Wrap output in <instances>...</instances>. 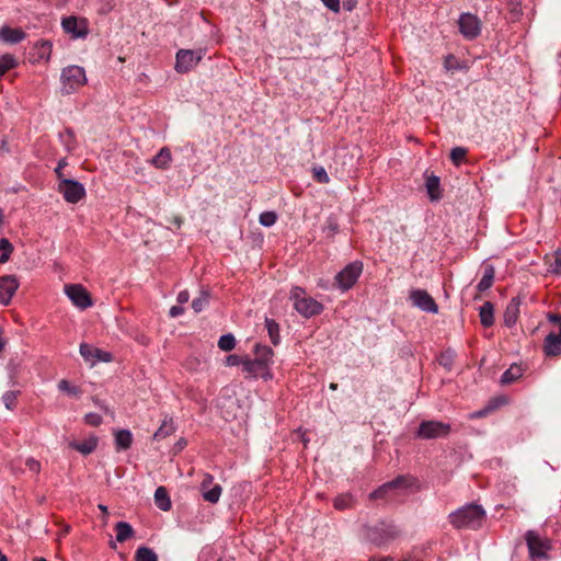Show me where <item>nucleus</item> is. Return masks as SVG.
<instances>
[{"label": "nucleus", "instance_id": "6ab92c4d", "mask_svg": "<svg viewBox=\"0 0 561 561\" xmlns=\"http://www.w3.org/2000/svg\"><path fill=\"white\" fill-rule=\"evenodd\" d=\"M172 161V154L168 147H163L159 152L152 157L150 164L157 169L165 170L170 167Z\"/></svg>", "mask_w": 561, "mask_h": 561}, {"label": "nucleus", "instance_id": "a18cd8bd", "mask_svg": "<svg viewBox=\"0 0 561 561\" xmlns=\"http://www.w3.org/2000/svg\"><path fill=\"white\" fill-rule=\"evenodd\" d=\"M351 496L348 495H341V496H337L335 500H334V507L337 508V510H344L346 507L350 506L351 504Z\"/></svg>", "mask_w": 561, "mask_h": 561}, {"label": "nucleus", "instance_id": "7ed1b4c3", "mask_svg": "<svg viewBox=\"0 0 561 561\" xmlns=\"http://www.w3.org/2000/svg\"><path fill=\"white\" fill-rule=\"evenodd\" d=\"M85 70L80 66H68L62 69L60 76V91L68 95L78 91L87 83Z\"/></svg>", "mask_w": 561, "mask_h": 561}, {"label": "nucleus", "instance_id": "393cba45", "mask_svg": "<svg viewBox=\"0 0 561 561\" xmlns=\"http://www.w3.org/2000/svg\"><path fill=\"white\" fill-rule=\"evenodd\" d=\"M439 178L435 175H431L426 178L425 186L428 193V196L432 201H438L442 195L439 191Z\"/></svg>", "mask_w": 561, "mask_h": 561}, {"label": "nucleus", "instance_id": "2eb2a0df", "mask_svg": "<svg viewBox=\"0 0 561 561\" xmlns=\"http://www.w3.org/2000/svg\"><path fill=\"white\" fill-rule=\"evenodd\" d=\"M61 25L64 31L70 34L73 38L85 37L88 34L85 20H78L76 16H68L62 19Z\"/></svg>", "mask_w": 561, "mask_h": 561}, {"label": "nucleus", "instance_id": "1a4fd4ad", "mask_svg": "<svg viewBox=\"0 0 561 561\" xmlns=\"http://www.w3.org/2000/svg\"><path fill=\"white\" fill-rule=\"evenodd\" d=\"M531 560L547 559L550 541L541 538L536 531L529 530L525 536Z\"/></svg>", "mask_w": 561, "mask_h": 561}, {"label": "nucleus", "instance_id": "c756f323", "mask_svg": "<svg viewBox=\"0 0 561 561\" xmlns=\"http://www.w3.org/2000/svg\"><path fill=\"white\" fill-rule=\"evenodd\" d=\"M34 50L38 59L48 60L51 55V43L49 41H39L35 44Z\"/></svg>", "mask_w": 561, "mask_h": 561}, {"label": "nucleus", "instance_id": "6e6d98bb", "mask_svg": "<svg viewBox=\"0 0 561 561\" xmlns=\"http://www.w3.org/2000/svg\"><path fill=\"white\" fill-rule=\"evenodd\" d=\"M327 228L332 232V233H335L337 231V224L336 221L333 219V218H329L327 220Z\"/></svg>", "mask_w": 561, "mask_h": 561}, {"label": "nucleus", "instance_id": "8fccbe9b", "mask_svg": "<svg viewBox=\"0 0 561 561\" xmlns=\"http://www.w3.org/2000/svg\"><path fill=\"white\" fill-rule=\"evenodd\" d=\"M323 4L333 12L340 11V0H321Z\"/></svg>", "mask_w": 561, "mask_h": 561}, {"label": "nucleus", "instance_id": "ddd939ff", "mask_svg": "<svg viewBox=\"0 0 561 561\" xmlns=\"http://www.w3.org/2000/svg\"><path fill=\"white\" fill-rule=\"evenodd\" d=\"M20 283L14 275L0 276V302L8 306L14 294L16 293Z\"/></svg>", "mask_w": 561, "mask_h": 561}, {"label": "nucleus", "instance_id": "864d4df0", "mask_svg": "<svg viewBox=\"0 0 561 561\" xmlns=\"http://www.w3.org/2000/svg\"><path fill=\"white\" fill-rule=\"evenodd\" d=\"M242 362H243V359H241V357H240V356H238V355H229V356L227 357V360H226V363H227V365H228V366H238V365H242Z\"/></svg>", "mask_w": 561, "mask_h": 561}, {"label": "nucleus", "instance_id": "39448f33", "mask_svg": "<svg viewBox=\"0 0 561 561\" xmlns=\"http://www.w3.org/2000/svg\"><path fill=\"white\" fill-rule=\"evenodd\" d=\"M451 431L448 423L440 421H423L416 432V437L421 439H436L447 437Z\"/></svg>", "mask_w": 561, "mask_h": 561}, {"label": "nucleus", "instance_id": "423d86ee", "mask_svg": "<svg viewBox=\"0 0 561 561\" xmlns=\"http://www.w3.org/2000/svg\"><path fill=\"white\" fill-rule=\"evenodd\" d=\"M203 56L204 51L202 49H180L175 55V71L179 73L191 71L198 65Z\"/></svg>", "mask_w": 561, "mask_h": 561}, {"label": "nucleus", "instance_id": "473e14b6", "mask_svg": "<svg viewBox=\"0 0 561 561\" xmlns=\"http://www.w3.org/2000/svg\"><path fill=\"white\" fill-rule=\"evenodd\" d=\"M221 491L222 489L219 484H214L210 489L205 490V492L202 493V495L206 502L215 504L219 501Z\"/></svg>", "mask_w": 561, "mask_h": 561}, {"label": "nucleus", "instance_id": "72a5a7b5", "mask_svg": "<svg viewBox=\"0 0 561 561\" xmlns=\"http://www.w3.org/2000/svg\"><path fill=\"white\" fill-rule=\"evenodd\" d=\"M16 66V59L10 54L0 57V77Z\"/></svg>", "mask_w": 561, "mask_h": 561}, {"label": "nucleus", "instance_id": "c03bdc74", "mask_svg": "<svg viewBox=\"0 0 561 561\" xmlns=\"http://www.w3.org/2000/svg\"><path fill=\"white\" fill-rule=\"evenodd\" d=\"M84 422L91 426H99L102 423V416L98 413H87L84 415Z\"/></svg>", "mask_w": 561, "mask_h": 561}, {"label": "nucleus", "instance_id": "6e6552de", "mask_svg": "<svg viewBox=\"0 0 561 561\" xmlns=\"http://www.w3.org/2000/svg\"><path fill=\"white\" fill-rule=\"evenodd\" d=\"M57 190L65 201L70 204H77L85 196L83 184L70 179H61V181L58 182Z\"/></svg>", "mask_w": 561, "mask_h": 561}, {"label": "nucleus", "instance_id": "412c9836", "mask_svg": "<svg viewBox=\"0 0 561 561\" xmlns=\"http://www.w3.org/2000/svg\"><path fill=\"white\" fill-rule=\"evenodd\" d=\"M116 450H126L131 446L133 435L128 430H118L114 433Z\"/></svg>", "mask_w": 561, "mask_h": 561}, {"label": "nucleus", "instance_id": "69168bd1", "mask_svg": "<svg viewBox=\"0 0 561 561\" xmlns=\"http://www.w3.org/2000/svg\"><path fill=\"white\" fill-rule=\"evenodd\" d=\"M329 388H330L331 390H336V389H337V383L331 382V383H330V386H329Z\"/></svg>", "mask_w": 561, "mask_h": 561}, {"label": "nucleus", "instance_id": "680f3d73", "mask_svg": "<svg viewBox=\"0 0 561 561\" xmlns=\"http://www.w3.org/2000/svg\"><path fill=\"white\" fill-rule=\"evenodd\" d=\"M369 561H392V559L390 558H377V557H373L370 558Z\"/></svg>", "mask_w": 561, "mask_h": 561}, {"label": "nucleus", "instance_id": "f704fd0d", "mask_svg": "<svg viewBox=\"0 0 561 561\" xmlns=\"http://www.w3.org/2000/svg\"><path fill=\"white\" fill-rule=\"evenodd\" d=\"M208 301V294L206 291H202L199 296L192 301V308L196 313H198L206 308Z\"/></svg>", "mask_w": 561, "mask_h": 561}, {"label": "nucleus", "instance_id": "de8ad7c7", "mask_svg": "<svg viewBox=\"0 0 561 561\" xmlns=\"http://www.w3.org/2000/svg\"><path fill=\"white\" fill-rule=\"evenodd\" d=\"M68 165L67 159L62 158L58 161L57 167L55 169V173L57 175L58 182L61 181V179H66L62 172V169Z\"/></svg>", "mask_w": 561, "mask_h": 561}, {"label": "nucleus", "instance_id": "b1692460", "mask_svg": "<svg viewBox=\"0 0 561 561\" xmlns=\"http://www.w3.org/2000/svg\"><path fill=\"white\" fill-rule=\"evenodd\" d=\"M495 271L492 265H486L483 270V276L477 285L478 291L482 293L488 290L494 280Z\"/></svg>", "mask_w": 561, "mask_h": 561}, {"label": "nucleus", "instance_id": "2f4dec72", "mask_svg": "<svg viewBox=\"0 0 561 561\" xmlns=\"http://www.w3.org/2000/svg\"><path fill=\"white\" fill-rule=\"evenodd\" d=\"M135 561H158V556L148 547H139L135 552Z\"/></svg>", "mask_w": 561, "mask_h": 561}, {"label": "nucleus", "instance_id": "ea45409f", "mask_svg": "<svg viewBox=\"0 0 561 561\" xmlns=\"http://www.w3.org/2000/svg\"><path fill=\"white\" fill-rule=\"evenodd\" d=\"M16 399H18V392H15V391H7L2 396L3 403L8 410H13L15 408Z\"/></svg>", "mask_w": 561, "mask_h": 561}, {"label": "nucleus", "instance_id": "dca6fc26", "mask_svg": "<svg viewBox=\"0 0 561 561\" xmlns=\"http://www.w3.org/2000/svg\"><path fill=\"white\" fill-rule=\"evenodd\" d=\"M242 371L247 378H271L270 369L263 366L257 359H244L242 362Z\"/></svg>", "mask_w": 561, "mask_h": 561}, {"label": "nucleus", "instance_id": "0e129e2a", "mask_svg": "<svg viewBox=\"0 0 561 561\" xmlns=\"http://www.w3.org/2000/svg\"><path fill=\"white\" fill-rule=\"evenodd\" d=\"M99 508L106 515L107 514V507L103 504L99 505Z\"/></svg>", "mask_w": 561, "mask_h": 561}, {"label": "nucleus", "instance_id": "4d7b16f0", "mask_svg": "<svg viewBox=\"0 0 561 561\" xmlns=\"http://www.w3.org/2000/svg\"><path fill=\"white\" fill-rule=\"evenodd\" d=\"M188 299H190V294H188L187 290H183V291L179 293V295H178V302L180 305L187 302Z\"/></svg>", "mask_w": 561, "mask_h": 561}, {"label": "nucleus", "instance_id": "f3484780", "mask_svg": "<svg viewBox=\"0 0 561 561\" xmlns=\"http://www.w3.org/2000/svg\"><path fill=\"white\" fill-rule=\"evenodd\" d=\"M520 304L522 300L519 296L512 298L507 304L503 314V321L506 327L511 328L516 323L519 316Z\"/></svg>", "mask_w": 561, "mask_h": 561}, {"label": "nucleus", "instance_id": "603ef678", "mask_svg": "<svg viewBox=\"0 0 561 561\" xmlns=\"http://www.w3.org/2000/svg\"><path fill=\"white\" fill-rule=\"evenodd\" d=\"M494 409V407H488V408H484V409H481L479 411H476L473 413L470 414V417L471 419H479V417H484L489 414L490 411H492Z\"/></svg>", "mask_w": 561, "mask_h": 561}, {"label": "nucleus", "instance_id": "13d9d810", "mask_svg": "<svg viewBox=\"0 0 561 561\" xmlns=\"http://www.w3.org/2000/svg\"><path fill=\"white\" fill-rule=\"evenodd\" d=\"M451 357H453V355L449 352H446V353L442 354V356H440V364L444 365V366H449Z\"/></svg>", "mask_w": 561, "mask_h": 561}, {"label": "nucleus", "instance_id": "338daca9", "mask_svg": "<svg viewBox=\"0 0 561 561\" xmlns=\"http://www.w3.org/2000/svg\"><path fill=\"white\" fill-rule=\"evenodd\" d=\"M66 133L69 135V137H73V131L71 129H67Z\"/></svg>", "mask_w": 561, "mask_h": 561}, {"label": "nucleus", "instance_id": "09e8293b", "mask_svg": "<svg viewBox=\"0 0 561 561\" xmlns=\"http://www.w3.org/2000/svg\"><path fill=\"white\" fill-rule=\"evenodd\" d=\"M213 480H214L213 476H210L208 473L204 474L203 481L201 483L202 493H204L205 490H208L213 486Z\"/></svg>", "mask_w": 561, "mask_h": 561}, {"label": "nucleus", "instance_id": "58836bf2", "mask_svg": "<svg viewBox=\"0 0 561 561\" xmlns=\"http://www.w3.org/2000/svg\"><path fill=\"white\" fill-rule=\"evenodd\" d=\"M312 173H313V179L317 182H319L321 184L329 183L330 178L323 167H314L312 170Z\"/></svg>", "mask_w": 561, "mask_h": 561}, {"label": "nucleus", "instance_id": "aec40b11", "mask_svg": "<svg viewBox=\"0 0 561 561\" xmlns=\"http://www.w3.org/2000/svg\"><path fill=\"white\" fill-rule=\"evenodd\" d=\"M273 356L274 352L271 347L261 344L255 345V359L260 360L267 369H270V365L273 363Z\"/></svg>", "mask_w": 561, "mask_h": 561}, {"label": "nucleus", "instance_id": "a211bd4d", "mask_svg": "<svg viewBox=\"0 0 561 561\" xmlns=\"http://www.w3.org/2000/svg\"><path fill=\"white\" fill-rule=\"evenodd\" d=\"M26 34L21 28H12L10 26H2L0 28V39L4 43L16 44L25 38Z\"/></svg>", "mask_w": 561, "mask_h": 561}, {"label": "nucleus", "instance_id": "c9c22d12", "mask_svg": "<svg viewBox=\"0 0 561 561\" xmlns=\"http://www.w3.org/2000/svg\"><path fill=\"white\" fill-rule=\"evenodd\" d=\"M234 345H236V340L232 334H225V335L220 336V339L218 341L219 348L222 351H226V352L233 350Z\"/></svg>", "mask_w": 561, "mask_h": 561}, {"label": "nucleus", "instance_id": "f03ea898", "mask_svg": "<svg viewBox=\"0 0 561 561\" xmlns=\"http://www.w3.org/2000/svg\"><path fill=\"white\" fill-rule=\"evenodd\" d=\"M290 300L294 304L295 310L305 318L320 314L323 310V305L308 296L301 287H294L291 289Z\"/></svg>", "mask_w": 561, "mask_h": 561}, {"label": "nucleus", "instance_id": "e433bc0d", "mask_svg": "<svg viewBox=\"0 0 561 561\" xmlns=\"http://www.w3.org/2000/svg\"><path fill=\"white\" fill-rule=\"evenodd\" d=\"M58 389L60 391L67 392L69 396L77 397L80 394V389L76 386H71L70 382L66 379H61L58 382Z\"/></svg>", "mask_w": 561, "mask_h": 561}, {"label": "nucleus", "instance_id": "4c0bfd02", "mask_svg": "<svg viewBox=\"0 0 561 561\" xmlns=\"http://www.w3.org/2000/svg\"><path fill=\"white\" fill-rule=\"evenodd\" d=\"M277 220V215L275 211H264L260 215L259 221L264 227L273 226Z\"/></svg>", "mask_w": 561, "mask_h": 561}, {"label": "nucleus", "instance_id": "774afa93", "mask_svg": "<svg viewBox=\"0 0 561 561\" xmlns=\"http://www.w3.org/2000/svg\"><path fill=\"white\" fill-rule=\"evenodd\" d=\"M33 561H47V560L44 558H35Z\"/></svg>", "mask_w": 561, "mask_h": 561}, {"label": "nucleus", "instance_id": "37998d69", "mask_svg": "<svg viewBox=\"0 0 561 561\" xmlns=\"http://www.w3.org/2000/svg\"><path fill=\"white\" fill-rule=\"evenodd\" d=\"M466 154L467 150L465 148L456 147L450 152V159L454 161V163L459 164L461 161H463Z\"/></svg>", "mask_w": 561, "mask_h": 561}, {"label": "nucleus", "instance_id": "052dcab7", "mask_svg": "<svg viewBox=\"0 0 561 561\" xmlns=\"http://www.w3.org/2000/svg\"><path fill=\"white\" fill-rule=\"evenodd\" d=\"M10 255L11 253L2 252V254L0 255V263H7L10 259Z\"/></svg>", "mask_w": 561, "mask_h": 561}, {"label": "nucleus", "instance_id": "7c9ffc66", "mask_svg": "<svg viewBox=\"0 0 561 561\" xmlns=\"http://www.w3.org/2000/svg\"><path fill=\"white\" fill-rule=\"evenodd\" d=\"M265 327L267 329L268 336L274 345H277L279 342V325L273 319H265Z\"/></svg>", "mask_w": 561, "mask_h": 561}, {"label": "nucleus", "instance_id": "f8f14e48", "mask_svg": "<svg viewBox=\"0 0 561 561\" xmlns=\"http://www.w3.org/2000/svg\"><path fill=\"white\" fill-rule=\"evenodd\" d=\"M410 299L413 305L419 307L421 310L437 313L438 307L433 297L426 291L422 289H415L410 293Z\"/></svg>", "mask_w": 561, "mask_h": 561}, {"label": "nucleus", "instance_id": "5fc2aeb1", "mask_svg": "<svg viewBox=\"0 0 561 561\" xmlns=\"http://www.w3.org/2000/svg\"><path fill=\"white\" fill-rule=\"evenodd\" d=\"M184 312V308L181 306H173L170 308L169 314L172 318L181 316Z\"/></svg>", "mask_w": 561, "mask_h": 561}, {"label": "nucleus", "instance_id": "cd10ccee", "mask_svg": "<svg viewBox=\"0 0 561 561\" xmlns=\"http://www.w3.org/2000/svg\"><path fill=\"white\" fill-rule=\"evenodd\" d=\"M96 446H98V438L94 437V436L85 439L82 443H73V444H71V447L73 449L78 450L79 453H81L82 455L91 454L92 451L95 450Z\"/></svg>", "mask_w": 561, "mask_h": 561}, {"label": "nucleus", "instance_id": "79ce46f5", "mask_svg": "<svg viewBox=\"0 0 561 561\" xmlns=\"http://www.w3.org/2000/svg\"><path fill=\"white\" fill-rule=\"evenodd\" d=\"M553 262L550 263V272L561 275V250H557L552 255Z\"/></svg>", "mask_w": 561, "mask_h": 561}, {"label": "nucleus", "instance_id": "f257e3e1", "mask_svg": "<svg viewBox=\"0 0 561 561\" xmlns=\"http://www.w3.org/2000/svg\"><path fill=\"white\" fill-rule=\"evenodd\" d=\"M449 523L456 529H479L483 526L486 515L481 505L468 504L448 516Z\"/></svg>", "mask_w": 561, "mask_h": 561}, {"label": "nucleus", "instance_id": "bf43d9fd", "mask_svg": "<svg viewBox=\"0 0 561 561\" xmlns=\"http://www.w3.org/2000/svg\"><path fill=\"white\" fill-rule=\"evenodd\" d=\"M547 318L551 323H556L561 327V316L559 313H548Z\"/></svg>", "mask_w": 561, "mask_h": 561}, {"label": "nucleus", "instance_id": "0eeeda50", "mask_svg": "<svg viewBox=\"0 0 561 561\" xmlns=\"http://www.w3.org/2000/svg\"><path fill=\"white\" fill-rule=\"evenodd\" d=\"M363 272V263L354 261L347 264L341 272L335 276L337 287L345 291L354 286Z\"/></svg>", "mask_w": 561, "mask_h": 561}, {"label": "nucleus", "instance_id": "9b49d317", "mask_svg": "<svg viewBox=\"0 0 561 561\" xmlns=\"http://www.w3.org/2000/svg\"><path fill=\"white\" fill-rule=\"evenodd\" d=\"M459 31L467 39H473L480 35L481 21L471 13H462L458 21Z\"/></svg>", "mask_w": 561, "mask_h": 561}, {"label": "nucleus", "instance_id": "e2e57ef3", "mask_svg": "<svg viewBox=\"0 0 561 561\" xmlns=\"http://www.w3.org/2000/svg\"><path fill=\"white\" fill-rule=\"evenodd\" d=\"M70 531V526L66 525L60 533V536H66Z\"/></svg>", "mask_w": 561, "mask_h": 561}, {"label": "nucleus", "instance_id": "a19ab883", "mask_svg": "<svg viewBox=\"0 0 561 561\" xmlns=\"http://www.w3.org/2000/svg\"><path fill=\"white\" fill-rule=\"evenodd\" d=\"M382 531L386 534V537L385 539L380 540L374 539V541H376L377 545H382L386 541L393 539L399 535V530L394 526H387L382 528Z\"/></svg>", "mask_w": 561, "mask_h": 561}, {"label": "nucleus", "instance_id": "4468645a", "mask_svg": "<svg viewBox=\"0 0 561 561\" xmlns=\"http://www.w3.org/2000/svg\"><path fill=\"white\" fill-rule=\"evenodd\" d=\"M80 354L85 362L95 365L99 362H112L113 356L111 353L102 351L101 348L93 347L87 343L80 345Z\"/></svg>", "mask_w": 561, "mask_h": 561}, {"label": "nucleus", "instance_id": "4be33fe9", "mask_svg": "<svg viewBox=\"0 0 561 561\" xmlns=\"http://www.w3.org/2000/svg\"><path fill=\"white\" fill-rule=\"evenodd\" d=\"M479 316H480L481 324L484 328L492 327L494 323V306H493V304L490 301H485L480 307Z\"/></svg>", "mask_w": 561, "mask_h": 561}, {"label": "nucleus", "instance_id": "5701e85b", "mask_svg": "<svg viewBox=\"0 0 561 561\" xmlns=\"http://www.w3.org/2000/svg\"><path fill=\"white\" fill-rule=\"evenodd\" d=\"M154 502H156V505L164 512H167L171 508V500H170L168 491L164 486H159L156 489Z\"/></svg>", "mask_w": 561, "mask_h": 561}, {"label": "nucleus", "instance_id": "c85d7f7f", "mask_svg": "<svg viewBox=\"0 0 561 561\" xmlns=\"http://www.w3.org/2000/svg\"><path fill=\"white\" fill-rule=\"evenodd\" d=\"M523 375V369L517 365H512L501 377L503 385H508L516 381Z\"/></svg>", "mask_w": 561, "mask_h": 561}, {"label": "nucleus", "instance_id": "49530a36", "mask_svg": "<svg viewBox=\"0 0 561 561\" xmlns=\"http://www.w3.org/2000/svg\"><path fill=\"white\" fill-rule=\"evenodd\" d=\"M25 465L27 467V469L36 474L39 473L41 471V463L38 460L34 459V458H27L26 461H25Z\"/></svg>", "mask_w": 561, "mask_h": 561}, {"label": "nucleus", "instance_id": "9d476101", "mask_svg": "<svg viewBox=\"0 0 561 561\" xmlns=\"http://www.w3.org/2000/svg\"><path fill=\"white\" fill-rule=\"evenodd\" d=\"M65 293L71 302L82 310L92 306L89 291L80 284L66 285Z\"/></svg>", "mask_w": 561, "mask_h": 561}, {"label": "nucleus", "instance_id": "3c124183", "mask_svg": "<svg viewBox=\"0 0 561 561\" xmlns=\"http://www.w3.org/2000/svg\"><path fill=\"white\" fill-rule=\"evenodd\" d=\"M0 251L7 252V253L13 252V247L8 239H5V238L0 239Z\"/></svg>", "mask_w": 561, "mask_h": 561}, {"label": "nucleus", "instance_id": "20e7f679", "mask_svg": "<svg viewBox=\"0 0 561 561\" xmlns=\"http://www.w3.org/2000/svg\"><path fill=\"white\" fill-rule=\"evenodd\" d=\"M415 483V479L409 476H399L392 481L383 483L377 490L369 494L370 500L390 499L397 490L411 488Z\"/></svg>", "mask_w": 561, "mask_h": 561}, {"label": "nucleus", "instance_id": "bb28decb", "mask_svg": "<svg viewBox=\"0 0 561 561\" xmlns=\"http://www.w3.org/2000/svg\"><path fill=\"white\" fill-rule=\"evenodd\" d=\"M175 431V426L172 419H164L160 427L153 434V439L160 440L170 436Z\"/></svg>", "mask_w": 561, "mask_h": 561}, {"label": "nucleus", "instance_id": "a878e982", "mask_svg": "<svg viewBox=\"0 0 561 561\" xmlns=\"http://www.w3.org/2000/svg\"><path fill=\"white\" fill-rule=\"evenodd\" d=\"M116 540L124 542L134 536V529L130 524L126 522H118L115 525Z\"/></svg>", "mask_w": 561, "mask_h": 561}]
</instances>
